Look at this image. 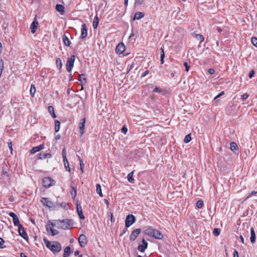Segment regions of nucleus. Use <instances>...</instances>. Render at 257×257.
<instances>
[{"mask_svg": "<svg viewBox=\"0 0 257 257\" xmlns=\"http://www.w3.org/2000/svg\"><path fill=\"white\" fill-rule=\"evenodd\" d=\"M73 224V220L70 219L54 220L53 221L49 220L46 226V228L48 233L52 236H55L59 234V231L54 229V226H56L58 229L70 230L72 228Z\"/></svg>", "mask_w": 257, "mask_h": 257, "instance_id": "obj_1", "label": "nucleus"}, {"mask_svg": "<svg viewBox=\"0 0 257 257\" xmlns=\"http://www.w3.org/2000/svg\"><path fill=\"white\" fill-rule=\"evenodd\" d=\"M44 242L46 247L49 248L53 253H56L61 251L62 246L60 243L57 241H51L46 238H44Z\"/></svg>", "mask_w": 257, "mask_h": 257, "instance_id": "obj_2", "label": "nucleus"}, {"mask_svg": "<svg viewBox=\"0 0 257 257\" xmlns=\"http://www.w3.org/2000/svg\"><path fill=\"white\" fill-rule=\"evenodd\" d=\"M145 233L156 239H161L163 238V235L160 231L151 228L146 229Z\"/></svg>", "mask_w": 257, "mask_h": 257, "instance_id": "obj_3", "label": "nucleus"}, {"mask_svg": "<svg viewBox=\"0 0 257 257\" xmlns=\"http://www.w3.org/2000/svg\"><path fill=\"white\" fill-rule=\"evenodd\" d=\"M55 185V181L51 177H45L42 180V185L45 188H48Z\"/></svg>", "mask_w": 257, "mask_h": 257, "instance_id": "obj_4", "label": "nucleus"}, {"mask_svg": "<svg viewBox=\"0 0 257 257\" xmlns=\"http://www.w3.org/2000/svg\"><path fill=\"white\" fill-rule=\"evenodd\" d=\"M41 202H42L44 206L47 207L49 208H53L54 209H55L57 208L56 205H55V204H54L51 201H50L48 198L43 197L41 199Z\"/></svg>", "mask_w": 257, "mask_h": 257, "instance_id": "obj_5", "label": "nucleus"}, {"mask_svg": "<svg viewBox=\"0 0 257 257\" xmlns=\"http://www.w3.org/2000/svg\"><path fill=\"white\" fill-rule=\"evenodd\" d=\"M75 59V56L74 55L71 56V57L67 60L66 63V69L69 72H71L72 68L74 66V63Z\"/></svg>", "mask_w": 257, "mask_h": 257, "instance_id": "obj_6", "label": "nucleus"}, {"mask_svg": "<svg viewBox=\"0 0 257 257\" xmlns=\"http://www.w3.org/2000/svg\"><path fill=\"white\" fill-rule=\"evenodd\" d=\"M136 219L135 216L133 214H129L126 216L125 220V226L126 228L131 226L135 222Z\"/></svg>", "mask_w": 257, "mask_h": 257, "instance_id": "obj_7", "label": "nucleus"}, {"mask_svg": "<svg viewBox=\"0 0 257 257\" xmlns=\"http://www.w3.org/2000/svg\"><path fill=\"white\" fill-rule=\"evenodd\" d=\"M62 154V158H63V161L64 162V167L67 171H68L69 172H70L71 169L69 167L68 161L67 160V158H66V149L65 148H64L63 149Z\"/></svg>", "mask_w": 257, "mask_h": 257, "instance_id": "obj_8", "label": "nucleus"}, {"mask_svg": "<svg viewBox=\"0 0 257 257\" xmlns=\"http://www.w3.org/2000/svg\"><path fill=\"white\" fill-rule=\"evenodd\" d=\"M78 242L81 247H84L87 243V239L85 235L80 234L78 238Z\"/></svg>", "mask_w": 257, "mask_h": 257, "instance_id": "obj_9", "label": "nucleus"}, {"mask_svg": "<svg viewBox=\"0 0 257 257\" xmlns=\"http://www.w3.org/2000/svg\"><path fill=\"white\" fill-rule=\"evenodd\" d=\"M38 25L39 23L37 18H35V19L34 20L33 22L30 26L31 32L32 34H34L36 32L38 27Z\"/></svg>", "mask_w": 257, "mask_h": 257, "instance_id": "obj_10", "label": "nucleus"}, {"mask_svg": "<svg viewBox=\"0 0 257 257\" xmlns=\"http://www.w3.org/2000/svg\"><path fill=\"white\" fill-rule=\"evenodd\" d=\"M141 232V229L140 228L134 230L130 235V239L132 241H134Z\"/></svg>", "mask_w": 257, "mask_h": 257, "instance_id": "obj_11", "label": "nucleus"}, {"mask_svg": "<svg viewBox=\"0 0 257 257\" xmlns=\"http://www.w3.org/2000/svg\"><path fill=\"white\" fill-rule=\"evenodd\" d=\"M18 232L20 236H21L24 239H28V235L26 232L24 228L21 224L18 226Z\"/></svg>", "mask_w": 257, "mask_h": 257, "instance_id": "obj_12", "label": "nucleus"}, {"mask_svg": "<svg viewBox=\"0 0 257 257\" xmlns=\"http://www.w3.org/2000/svg\"><path fill=\"white\" fill-rule=\"evenodd\" d=\"M87 36V29L86 28V25L85 24H83L81 26V35L80 37L81 39L85 38Z\"/></svg>", "mask_w": 257, "mask_h": 257, "instance_id": "obj_13", "label": "nucleus"}, {"mask_svg": "<svg viewBox=\"0 0 257 257\" xmlns=\"http://www.w3.org/2000/svg\"><path fill=\"white\" fill-rule=\"evenodd\" d=\"M148 245V242L145 240V239H143L142 240V244L139 245L138 249L140 252H144L147 248Z\"/></svg>", "mask_w": 257, "mask_h": 257, "instance_id": "obj_14", "label": "nucleus"}, {"mask_svg": "<svg viewBox=\"0 0 257 257\" xmlns=\"http://www.w3.org/2000/svg\"><path fill=\"white\" fill-rule=\"evenodd\" d=\"M125 46L122 43H120L116 47L115 51L117 53L121 54L125 51Z\"/></svg>", "mask_w": 257, "mask_h": 257, "instance_id": "obj_15", "label": "nucleus"}, {"mask_svg": "<svg viewBox=\"0 0 257 257\" xmlns=\"http://www.w3.org/2000/svg\"><path fill=\"white\" fill-rule=\"evenodd\" d=\"M86 122L85 118H83L81 122L79 123V132L81 136H82L84 133L85 123Z\"/></svg>", "mask_w": 257, "mask_h": 257, "instance_id": "obj_16", "label": "nucleus"}, {"mask_svg": "<svg viewBox=\"0 0 257 257\" xmlns=\"http://www.w3.org/2000/svg\"><path fill=\"white\" fill-rule=\"evenodd\" d=\"M76 208H77V213H78L79 218L81 219H84L85 218V217H84V215H83L82 209L80 203H77Z\"/></svg>", "mask_w": 257, "mask_h": 257, "instance_id": "obj_17", "label": "nucleus"}, {"mask_svg": "<svg viewBox=\"0 0 257 257\" xmlns=\"http://www.w3.org/2000/svg\"><path fill=\"white\" fill-rule=\"evenodd\" d=\"M44 148V146L43 145H40L36 147H33L31 150V154L36 153L37 152H38L40 151L41 150H43Z\"/></svg>", "mask_w": 257, "mask_h": 257, "instance_id": "obj_18", "label": "nucleus"}, {"mask_svg": "<svg viewBox=\"0 0 257 257\" xmlns=\"http://www.w3.org/2000/svg\"><path fill=\"white\" fill-rule=\"evenodd\" d=\"M255 233L254 231V229L253 227L250 228V240L252 243H253L255 241Z\"/></svg>", "mask_w": 257, "mask_h": 257, "instance_id": "obj_19", "label": "nucleus"}, {"mask_svg": "<svg viewBox=\"0 0 257 257\" xmlns=\"http://www.w3.org/2000/svg\"><path fill=\"white\" fill-rule=\"evenodd\" d=\"M56 205L57 208L56 209H58L59 207L63 208L65 210H67L69 209V204L66 202H62L59 204H55Z\"/></svg>", "mask_w": 257, "mask_h": 257, "instance_id": "obj_20", "label": "nucleus"}, {"mask_svg": "<svg viewBox=\"0 0 257 257\" xmlns=\"http://www.w3.org/2000/svg\"><path fill=\"white\" fill-rule=\"evenodd\" d=\"M145 14L142 12H137L135 13L133 20H140L144 17Z\"/></svg>", "mask_w": 257, "mask_h": 257, "instance_id": "obj_21", "label": "nucleus"}, {"mask_svg": "<svg viewBox=\"0 0 257 257\" xmlns=\"http://www.w3.org/2000/svg\"><path fill=\"white\" fill-rule=\"evenodd\" d=\"M71 252V248L69 246H66L64 250L63 256H68Z\"/></svg>", "mask_w": 257, "mask_h": 257, "instance_id": "obj_22", "label": "nucleus"}, {"mask_svg": "<svg viewBox=\"0 0 257 257\" xmlns=\"http://www.w3.org/2000/svg\"><path fill=\"white\" fill-rule=\"evenodd\" d=\"M99 20L97 16L96 15L93 20L92 26L94 29H96L98 25Z\"/></svg>", "mask_w": 257, "mask_h": 257, "instance_id": "obj_23", "label": "nucleus"}, {"mask_svg": "<svg viewBox=\"0 0 257 257\" xmlns=\"http://www.w3.org/2000/svg\"><path fill=\"white\" fill-rule=\"evenodd\" d=\"M56 67L58 70H61L62 67V63L61 60L59 58H57L56 61Z\"/></svg>", "mask_w": 257, "mask_h": 257, "instance_id": "obj_24", "label": "nucleus"}, {"mask_svg": "<svg viewBox=\"0 0 257 257\" xmlns=\"http://www.w3.org/2000/svg\"><path fill=\"white\" fill-rule=\"evenodd\" d=\"M134 174V171H132L130 173H129L127 175V178L129 182L131 183H135V180L133 178V176Z\"/></svg>", "mask_w": 257, "mask_h": 257, "instance_id": "obj_25", "label": "nucleus"}, {"mask_svg": "<svg viewBox=\"0 0 257 257\" xmlns=\"http://www.w3.org/2000/svg\"><path fill=\"white\" fill-rule=\"evenodd\" d=\"M230 148L232 151H236L238 150L237 145L235 142H231L230 144Z\"/></svg>", "mask_w": 257, "mask_h": 257, "instance_id": "obj_26", "label": "nucleus"}, {"mask_svg": "<svg viewBox=\"0 0 257 257\" xmlns=\"http://www.w3.org/2000/svg\"><path fill=\"white\" fill-rule=\"evenodd\" d=\"M62 39H63V41L64 44L66 46H70V41H69V39L68 38V37L65 35H64L63 36Z\"/></svg>", "mask_w": 257, "mask_h": 257, "instance_id": "obj_27", "label": "nucleus"}, {"mask_svg": "<svg viewBox=\"0 0 257 257\" xmlns=\"http://www.w3.org/2000/svg\"><path fill=\"white\" fill-rule=\"evenodd\" d=\"M52 156L49 153H44V154H39V159H44L46 158H51Z\"/></svg>", "mask_w": 257, "mask_h": 257, "instance_id": "obj_28", "label": "nucleus"}, {"mask_svg": "<svg viewBox=\"0 0 257 257\" xmlns=\"http://www.w3.org/2000/svg\"><path fill=\"white\" fill-rule=\"evenodd\" d=\"M70 187L71 188V195L73 199H74L76 197V195H77V191H76V189L72 185H71Z\"/></svg>", "mask_w": 257, "mask_h": 257, "instance_id": "obj_29", "label": "nucleus"}, {"mask_svg": "<svg viewBox=\"0 0 257 257\" xmlns=\"http://www.w3.org/2000/svg\"><path fill=\"white\" fill-rule=\"evenodd\" d=\"M56 9L59 12H64V7L61 4H57L56 6Z\"/></svg>", "mask_w": 257, "mask_h": 257, "instance_id": "obj_30", "label": "nucleus"}, {"mask_svg": "<svg viewBox=\"0 0 257 257\" xmlns=\"http://www.w3.org/2000/svg\"><path fill=\"white\" fill-rule=\"evenodd\" d=\"M96 187V191L97 193L98 194H99L100 197H102L103 194H102V193L101 191V188L100 185L99 184H97Z\"/></svg>", "mask_w": 257, "mask_h": 257, "instance_id": "obj_31", "label": "nucleus"}, {"mask_svg": "<svg viewBox=\"0 0 257 257\" xmlns=\"http://www.w3.org/2000/svg\"><path fill=\"white\" fill-rule=\"evenodd\" d=\"M194 37L197 40L200 41V43L204 41V37L202 35L196 34Z\"/></svg>", "mask_w": 257, "mask_h": 257, "instance_id": "obj_32", "label": "nucleus"}, {"mask_svg": "<svg viewBox=\"0 0 257 257\" xmlns=\"http://www.w3.org/2000/svg\"><path fill=\"white\" fill-rule=\"evenodd\" d=\"M60 127V122L58 120H55V131L56 132H58Z\"/></svg>", "mask_w": 257, "mask_h": 257, "instance_id": "obj_33", "label": "nucleus"}, {"mask_svg": "<svg viewBox=\"0 0 257 257\" xmlns=\"http://www.w3.org/2000/svg\"><path fill=\"white\" fill-rule=\"evenodd\" d=\"M30 94L33 97L36 93V87L34 85L32 84L30 90Z\"/></svg>", "mask_w": 257, "mask_h": 257, "instance_id": "obj_34", "label": "nucleus"}, {"mask_svg": "<svg viewBox=\"0 0 257 257\" xmlns=\"http://www.w3.org/2000/svg\"><path fill=\"white\" fill-rule=\"evenodd\" d=\"M13 223L14 224L15 226H19V225H21V224L20 223V222H19V218L17 217L14 218V219H13Z\"/></svg>", "mask_w": 257, "mask_h": 257, "instance_id": "obj_35", "label": "nucleus"}, {"mask_svg": "<svg viewBox=\"0 0 257 257\" xmlns=\"http://www.w3.org/2000/svg\"><path fill=\"white\" fill-rule=\"evenodd\" d=\"M161 64H163L164 63V57H165V53L164 49L162 48H161Z\"/></svg>", "mask_w": 257, "mask_h": 257, "instance_id": "obj_36", "label": "nucleus"}, {"mask_svg": "<svg viewBox=\"0 0 257 257\" xmlns=\"http://www.w3.org/2000/svg\"><path fill=\"white\" fill-rule=\"evenodd\" d=\"M79 81H81V83L84 82V83H86V77H85V75L82 74L79 75Z\"/></svg>", "mask_w": 257, "mask_h": 257, "instance_id": "obj_37", "label": "nucleus"}, {"mask_svg": "<svg viewBox=\"0 0 257 257\" xmlns=\"http://www.w3.org/2000/svg\"><path fill=\"white\" fill-rule=\"evenodd\" d=\"M79 160V163H80V170L82 173H83L84 172V165L83 163V160L78 156Z\"/></svg>", "mask_w": 257, "mask_h": 257, "instance_id": "obj_38", "label": "nucleus"}, {"mask_svg": "<svg viewBox=\"0 0 257 257\" xmlns=\"http://www.w3.org/2000/svg\"><path fill=\"white\" fill-rule=\"evenodd\" d=\"M191 140V137L190 134L186 135L184 138V142L185 143H189Z\"/></svg>", "mask_w": 257, "mask_h": 257, "instance_id": "obj_39", "label": "nucleus"}, {"mask_svg": "<svg viewBox=\"0 0 257 257\" xmlns=\"http://www.w3.org/2000/svg\"><path fill=\"white\" fill-rule=\"evenodd\" d=\"M213 234L215 236H218L220 233V229L217 228H215L213 229Z\"/></svg>", "mask_w": 257, "mask_h": 257, "instance_id": "obj_40", "label": "nucleus"}, {"mask_svg": "<svg viewBox=\"0 0 257 257\" xmlns=\"http://www.w3.org/2000/svg\"><path fill=\"white\" fill-rule=\"evenodd\" d=\"M203 206V202L202 200H198V201H197L196 202V206L198 208H201Z\"/></svg>", "mask_w": 257, "mask_h": 257, "instance_id": "obj_41", "label": "nucleus"}, {"mask_svg": "<svg viewBox=\"0 0 257 257\" xmlns=\"http://www.w3.org/2000/svg\"><path fill=\"white\" fill-rule=\"evenodd\" d=\"M257 196V191H252L250 194H249V195L246 198V199H245V200H247V199H248L249 198L252 197V196Z\"/></svg>", "mask_w": 257, "mask_h": 257, "instance_id": "obj_42", "label": "nucleus"}, {"mask_svg": "<svg viewBox=\"0 0 257 257\" xmlns=\"http://www.w3.org/2000/svg\"><path fill=\"white\" fill-rule=\"evenodd\" d=\"M251 43L255 47H257V38L255 37H252L251 38Z\"/></svg>", "mask_w": 257, "mask_h": 257, "instance_id": "obj_43", "label": "nucleus"}, {"mask_svg": "<svg viewBox=\"0 0 257 257\" xmlns=\"http://www.w3.org/2000/svg\"><path fill=\"white\" fill-rule=\"evenodd\" d=\"M121 132L123 134H126L127 132V128L125 126H123L122 127L121 129Z\"/></svg>", "mask_w": 257, "mask_h": 257, "instance_id": "obj_44", "label": "nucleus"}, {"mask_svg": "<svg viewBox=\"0 0 257 257\" xmlns=\"http://www.w3.org/2000/svg\"><path fill=\"white\" fill-rule=\"evenodd\" d=\"M144 0H136L135 5L140 6L143 4Z\"/></svg>", "mask_w": 257, "mask_h": 257, "instance_id": "obj_45", "label": "nucleus"}, {"mask_svg": "<svg viewBox=\"0 0 257 257\" xmlns=\"http://www.w3.org/2000/svg\"><path fill=\"white\" fill-rule=\"evenodd\" d=\"M184 66H185V71L186 72H188L189 70V69H190V66L189 65H188V63L187 62H185L184 63Z\"/></svg>", "mask_w": 257, "mask_h": 257, "instance_id": "obj_46", "label": "nucleus"}, {"mask_svg": "<svg viewBox=\"0 0 257 257\" xmlns=\"http://www.w3.org/2000/svg\"><path fill=\"white\" fill-rule=\"evenodd\" d=\"M224 94H225V93H224V91H221V92H220L217 95H216L214 97V100L216 99L217 98H218L221 97V96H223V95H224Z\"/></svg>", "mask_w": 257, "mask_h": 257, "instance_id": "obj_47", "label": "nucleus"}, {"mask_svg": "<svg viewBox=\"0 0 257 257\" xmlns=\"http://www.w3.org/2000/svg\"><path fill=\"white\" fill-rule=\"evenodd\" d=\"M154 91L156 92H158L159 93H162V90L159 87H156L154 88Z\"/></svg>", "mask_w": 257, "mask_h": 257, "instance_id": "obj_48", "label": "nucleus"}, {"mask_svg": "<svg viewBox=\"0 0 257 257\" xmlns=\"http://www.w3.org/2000/svg\"><path fill=\"white\" fill-rule=\"evenodd\" d=\"M48 111L50 112V113H52L54 111V107L50 105L48 107Z\"/></svg>", "mask_w": 257, "mask_h": 257, "instance_id": "obj_49", "label": "nucleus"}, {"mask_svg": "<svg viewBox=\"0 0 257 257\" xmlns=\"http://www.w3.org/2000/svg\"><path fill=\"white\" fill-rule=\"evenodd\" d=\"M241 97L243 100H245L249 97V95L247 93H245V94L242 95L241 96Z\"/></svg>", "mask_w": 257, "mask_h": 257, "instance_id": "obj_50", "label": "nucleus"}, {"mask_svg": "<svg viewBox=\"0 0 257 257\" xmlns=\"http://www.w3.org/2000/svg\"><path fill=\"white\" fill-rule=\"evenodd\" d=\"M108 215L110 217V220L111 222H113L114 221L113 218V214L111 212L108 213Z\"/></svg>", "mask_w": 257, "mask_h": 257, "instance_id": "obj_51", "label": "nucleus"}, {"mask_svg": "<svg viewBox=\"0 0 257 257\" xmlns=\"http://www.w3.org/2000/svg\"><path fill=\"white\" fill-rule=\"evenodd\" d=\"M9 215H10L11 217H12V218H13V219H14V218H15V217H17V215L15 213L12 212H10V213H9Z\"/></svg>", "mask_w": 257, "mask_h": 257, "instance_id": "obj_52", "label": "nucleus"}, {"mask_svg": "<svg viewBox=\"0 0 257 257\" xmlns=\"http://www.w3.org/2000/svg\"><path fill=\"white\" fill-rule=\"evenodd\" d=\"M149 73V70H146L145 71H144L142 74V77H145L146 76H147L148 74Z\"/></svg>", "mask_w": 257, "mask_h": 257, "instance_id": "obj_53", "label": "nucleus"}, {"mask_svg": "<svg viewBox=\"0 0 257 257\" xmlns=\"http://www.w3.org/2000/svg\"><path fill=\"white\" fill-rule=\"evenodd\" d=\"M254 74V71L253 70H251L248 75L249 78H251L253 76Z\"/></svg>", "mask_w": 257, "mask_h": 257, "instance_id": "obj_54", "label": "nucleus"}, {"mask_svg": "<svg viewBox=\"0 0 257 257\" xmlns=\"http://www.w3.org/2000/svg\"><path fill=\"white\" fill-rule=\"evenodd\" d=\"M8 147H9L10 150L11 151V152H12V151H13V144H12V142H9L8 143Z\"/></svg>", "mask_w": 257, "mask_h": 257, "instance_id": "obj_55", "label": "nucleus"}, {"mask_svg": "<svg viewBox=\"0 0 257 257\" xmlns=\"http://www.w3.org/2000/svg\"><path fill=\"white\" fill-rule=\"evenodd\" d=\"M208 72L210 74H213L215 73V70L213 68H210L208 70Z\"/></svg>", "mask_w": 257, "mask_h": 257, "instance_id": "obj_56", "label": "nucleus"}, {"mask_svg": "<svg viewBox=\"0 0 257 257\" xmlns=\"http://www.w3.org/2000/svg\"><path fill=\"white\" fill-rule=\"evenodd\" d=\"M233 257H238V253L236 250L233 252Z\"/></svg>", "mask_w": 257, "mask_h": 257, "instance_id": "obj_57", "label": "nucleus"}, {"mask_svg": "<svg viewBox=\"0 0 257 257\" xmlns=\"http://www.w3.org/2000/svg\"><path fill=\"white\" fill-rule=\"evenodd\" d=\"M104 202L105 203L106 205V206L108 208L109 207V202H108V201L107 200V199H104Z\"/></svg>", "mask_w": 257, "mask_h": 257, "instance_id": "obj_58", "label": "nucleus"}, {"mask_svg": "<svg viewBox=\"0 0 257 257\" xmlns=\"http://www.w3.org/2000/svg\"><path fill=\"white\" fill-rule=\"evenodd\" d=\"M239 238L240 239V241H241V242L242 243H244V238H243V236L242 235H240Z\"/></svg>", "mask_w": 257, "mask_h": 257, "instance_id": "obj_59", "label": "nucleus"}, {"mask_svg": "<svg viewBox=\"0 0 257 257\" xmlns=\"http://www.w3.org/2000/svg\"><path fill=\"white\" fill-rule=\"evenodd\" d=\"M61 138V136L60 135H57L56 136H55V139L56 140H59Z\"/></svg>", "mask_w": 257, "mask_h": 257, "instance_id": "obj_60", "label": "nucleus"}, {"mask_svg": "<svg viewBox=\"0 0 257 257\" xmlns=\"http://www.w3.org/2000/svg\"><path fill=\"white\" fill-rule=\"evenodd\" d=\"M21 257H28L24 253L21 252L20 254Z\"/></svg>", "mask_w": 257, "mask_h": 257, "instance_id": "obj_61", "label": "nucleus"}, {"mask_svg": "<svg viewBox=\"0 0 257 257\" xmlns=\"http://www.w3.org/2000/svg\"><path fill=\"white\" fill-rule=\"evenodd\" d=\"M4 243V240L0 237V245L3 244Z\"/></svg>", "mask_w": 257, "mask_h": 257, "instance_id": "obj_62", "label": "nucleus"}, {"mask_svg": "<svg viewBox=\"0 0 257 257\" xmlns=\"http://www.w3.org/2000/svg\"><path fill=\"white\" fill-rule=\"evenodd\" d=\"M51 115H52V116L53 117V118H55L56 117V115L55 113V112L54 111L53 113H51Z\"/></svg>", "mask_w": 257, "mask_h": 257, "instance_id": "obj_63", "label": "nucleus"}, {"mask_svg": "<svg viewBox=\"0 0 257 257\" xmlns=\"http://www.w3.org/2000/svg\"><path fill=\"white\" fill-rule=\"evenodd\" d=\"M3 173L4 175H5L6 176H8V173L6 171H3Z\"/></svg>", "mask_w": 257, "mask_h": 257, "instance_id": "obj_64", "label": "nucleus"}]
</instances>
